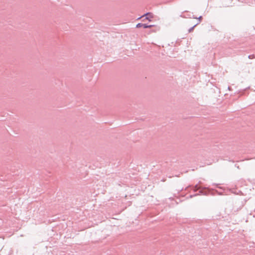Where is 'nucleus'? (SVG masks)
<instances>
[{"mask_svg": "<svg viewBox=\"0 0 255 255\" xmlns=\"http://www.w3.org/2000/svg\"><path fill=\"white\" fill-rule=\"evenodd\" d=\"M152 26V25H147L145 24H143V27L144 28H150V27H151Z\"/></svg>", "mask_w": 255, "mask_h": 255, "instance_id": "1", "label": "nucleus"}, {"mask_svg": "<svg viewBox=\"0 0 255 255\" xmlns=\"http://www.w3.org/2000/svg\"><path fill=\"white\" fill-rule=\"evenodd\" d=\"M143 24L139 23H138L137 24H136V28H140L141 27H143Z\"/></svg>", "mask_w": 255, "mask_h": 255, "instance_id": "2", "label": "nucleus"}, {"mask_svg": "<svg viewBox=\"0 0 255 255\" xmlns=\"http://www.w3.org/2000/svg\"><path fill=\"white\" fill-rule=\"evenodd\" d=\"M145 19H147V20H148L149 21H150V20H151L150 19L149 17H146L145 18Z\"/></svg>", "mask_w": 255, "mask_h": 255, "instance_id": "3", "label": "nucleus"}]
</instances>
